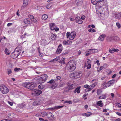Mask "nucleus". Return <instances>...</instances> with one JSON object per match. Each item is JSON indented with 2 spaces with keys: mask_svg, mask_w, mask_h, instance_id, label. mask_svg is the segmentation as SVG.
<instances>
[{
  "mask_svg": "<svg viewBox=\"0 0 121 121\" xmlns=\"http://www.w3.org/2000/svg\"><path fill=\"white\" fill-rule=\"evenodd\" d=\"M101 4L99 7L98 9H96V12L97 13L103 14L104 15H107L109 14V11L108 6L106 4Z\"/></svg>",
  "mask_w": 121,
  "mask_h": 121,
  "instance_id": "nucleus-1",
  "label": "nucleus"
},
{
  "mask_svg": "<svg viewBox=\"0 0 121 121\" xmlns=\"http://www.w3.org/2000/svg\"><path fill=\"white\" fill-rule=\"evenodd\" d=\"M83 74L82 71H75L70 73L69 77L72 79H78L82 77Z\"/></svg>",
  "mask_w": 121,
  "mask_h": 121,
  "instance_id": "nucleus-2",
  "label": "nucleus"
},
{
  "mask_svg": "<svg viewBox=\"0 0 121 121\" xmlns=\"http://www.w3.org/2000/svg\"><path fill=\"white\" fill-rule=\"evenodd\" d=\"M22 47L20 45L18 46L14 51L11 54V57L13 59L17 57L21 52Z\"/></svg>",
  "mask_w": 121,
  "mask_h": 121,
  "instance_id": "nucleus-3",
  "label": "nucleus"
},
{
  "mask_svg": "<svg viewBox=\"0 0 121 121\" xmlns=\"http://www.w3.org/2000/svg\"><path fill=\"white\" fill-rule=\"evenodd\" d=\"M76 65L73 60H71L67 64L66 67L67 70L69 72L73 71L76 68Z\"/></svg>",
  "mask_w": 121,
  "mask_h": 121,
  "instance_id": "nucleus-4",
  "label": "nucleus"
},
{
  "mask_svg": "<svg viewBox=\"0 0 121 121\" xmlns=\"http://www.w3.org/2000/svg\"><path fill=\"white\" fill-rule=\"evenodd\" d=\"M48 76L47 74H44L41 76H38L36 78L37 83L38 84L42 83L45 82L48 78Z\"/></svg>",
  "mask_w": 121,
  "mask_h": 121,
  "instance_id": "nucleus-5",
  "label": "nucleus"
},
{
  "mask_svg": "<svg viewBox=\"0 0 121 121\" xmlns=\"http://www.w3.org/2000/svg\"><path fill=\"white\" fill-rule=\"evenodd\" d=\"M24 87L30 90H32L35 86L33 83L25 82L23 84Z\"/></svg>",
  "mask_w": 121,
  "mask_h": 121,
  "instance_id": "nucleus-6",
  "label": "nucleus"
},
{
  "mask_svg": "<svg viewBox=\"0 0 121 121\" xmlns=\"http://www.w3.org/2000/svg\"><path fill=\"white\" fill-rule=\"evenodd\" d=\"M76 35V32L75 31L72 32L71 33L70 32H68L66 33V37L67 38H69L70 40H72L74 39L75 36Z\"/></svg>",
  "mask_w": 121,
  "mask_h": 121,
  "instance_id": "nucleus-7",
  "label": "nucleus"
},
{
  "mask_svg": "<svg viewBox=\"0 0 121 121\" xmlns=\"http://www.w3.org/2000/svg\"><path fill=\"white\" fill-rule=\"evenodd\" d=\"M91 3L93 5H96V9H98L99 5L103 4V1H100L99 0L97 1L96 0H91Z\"/></svg>",
  "mask_w": 121,
  "mask_h": 121,
  "instance_id": "nucleus-8",
  "label": "nucleus"
},
{
  "mask_svg": "<svg viewBox=\"0 0 121 121\" xmlns=\"http://www.w3.org/2000/svg\"><path fill=\"white\" fill-rule=\"evenodd\" d=\"M0 91L4 94H6L9 91L8 89L5 86L2 85L0 86Z\"/></svg>",
  "mask_w": 121,
  "mask_h": 121,
  "instance_id": "nucleus-9",
  "label": "nucleus"
},
{
  "mask_svg": "<svg viewBox=\"0 0 121 121\" xmlns=\"http://www.w3.org/2000/svg\"><path fill=\"white\" fill-rule=\"evenodd\" d=\"M114 80H112L108 82L104 86L103 88L104 89H105L106 88L112 86L114 83Z\"/></svg>",
  "mask_w": 121,
  "mask_h": 121,
  "instance_id": "nucleus-10",
  "label": "nucleus"
},
{
  "mask_svg": "<svg viewBox=\"0 0 121 121\" xmlns=\"http://www.w3.org/2000/svg\"><path fill=\"white\" fill-rule=\"evenodd\" d=\"M42 91L38 89L34 90L32 91V94L34 95H39L42 93Z\"/></svg>",
  "mask_w": 121,
  "mask_h": 121,
  "instance_id": "nucleus-11",
  "label": "nucleus"
},
{
  "mask_svg": "<svg viewBox=\"0 0 121 121\" xmlns=\"http://www.w3.org/2000/svg\"><path fill=\"white\" fill-rule=\"evenodd\" d=\"M63 48L61 44H60L58 46L57 48L56 52L57 54H59L60 53L63 49Z\"/></svg>",
  "mask_w": 121,
  "mask_h": 121,
  "instance_id": "nucleus-12",
  "label": "nucleus"
},
{
  "mask_svg": "<svg viewBox=\"0 0 121 121\" xmlns=\"http://www.w3.org/2000/svg\"><path fill=\"white\" fill-rule=\"evenodd\" d=\"M67 88H68L69 90H71L74 88V87L73 86V84L71 83L70 82H68L67 83Z\"/></svg>",
  "mask_w": 121,
  "mask_h": 121,
  "instance_id": "nucleus-13",
  "label": "nucleus"
},
{
  "mask_svg": "<svg viewBox=\"0 0 121 121\" xmlns=\"http://www.w3.org/2000/svg\"><path fill=\"white\" fill-rule=\"evenodd\" d=\"M75 3L77 6H80L82 5L83 1L82 0H75Z\"/></svg>",
  "mask_w": 121,
  "mask_h": 121,
  "instance_id": "nucleus-14",
  "label": "nucleus"
},
{
  "mask_svg": "<svg viewBox=\"0 0 121 121\" xmlns=\"http://www.w3.org/2000/svg\"><path fill=\"white\" fill-rule=\"evenodd\" d=\"M47 116L50 120H52L54 118L53 114L51 112L47 113Z\"/></svg>",
  "mask_w": 121,
  "mask_h": 121,
  "instance_id": "nucleus-15",
  "label": "nucleus"
},
{
  "mask_svg": "<svg viewBox=\"0 0 121 121\" xmlns=\"http://www.w3.org/2000/svg\"><path fill=\"white\" fill-rule=\"evenodd\" d=\"M23 22L25 24L30 25L31 23L30 19L28 18H26L23 20Z\"/></svg>",
  "mask_w": 121,
  "mask_h": 121,
  "instance_id": "nucleus-16",
  "label": "nucleus"
},
{
  "mask_svg": "<svg viewBox=\"0 0 121 121\" xmlns=\"http://www.w3.org/2000/svg\"><path fill=\"white\" fill-rule=\"evenodd\" d=\"M72 43V41L69 40L63 41L62 43V44L63 45H70Z\"/></svg>",
  "mask_w": 121,
  "mask_h": 121,
  "instance_id": "nucleus-17",
  "label": "nucleus"
},
{
  "mask_svg": "<svg viewBox=\"0 0 121 121\" xmlns=\"http://www.w3.org/2000/svg\"><path fill=\"white\" fill-rule=\"evenodd\" d=\"M75 20L76 22L79 24H82V20L78 16L77 17L75 18Z\"/></svg>",
  "mask_w": 121,
  "mask_h": 121,
  "instance_id": "nucleus-18",
  "label": "nucleus"
},
{
  "mask_svg": "<svg viewBox=\"0 0 121 121\" xmlns=\"http://www.w3.org/2000/svg\"><path fill=\"white\" fill-rule=\"evenodd\" d=\"M114 17L116 19H120L121 18V16L120 13H117L116 14H114Z\"/></svg>",
  "mask_w": 121,
  "mask_h": 121,
  "instance_id": "nucleus-19",
  "label": "nucleus"
},
{
  "mask_svg": "<svg viewBox=\"0 0 121 121\" xmlns=\"http://www.w3.org/2000/svg\"><path fill=\"white\" fill-rule=\"evenodd\" d=\"M119 51V50L117 49H115L114 48H112L109 50L108 51L110 53H113L114 52H118Z\"/></svg>",
  "mask_w": 121,
  "mask_h": 121,
  "instance_id": "nucleus-20",
  "label": "nucleus"
},
{
  "mask_svg": "<svg viewBox=\"0 0 121 121\" xmlns=\"http://www.w3.org/2000/svg\"><path fill=\"white\" fill-rule=\"evenodd\" d=\"M81 88V87L80 86L77 87L75 89L73 92L74 93H76L78 94L80 93V89Z\"/></svg>",
  "mask_w": 121,
  "mask_h": 121,
  "instance_id": "nucleus-21",
  "label": "nucleus"
},
{
  "mask_svg": "<svg viewBox=\"0 0 121 121\" xmlns=\"http://www.w3.org/2000/svg\"><path fill=\"white\" fill-rule=\"evenodd\" d=\"M106 36V35L105 34H103L99 36L98 38V39L101 41H102L104 40V38Z\"/></svg>",
  "mask_w": 121,
  "mask_h": 121,
  "instance_id": "nucleus-22",
  "label": "nucleus"
},
{
  "mask_svg": "<svg viewBox=\"0 0 121 121\" xmlns=\"http://www.w3.org/2000/svg\"><path fill=\"white\" fill-rule=\"evenodd\" d=\"M50 29L52 30H54L56 27L55 24L53 23H51L50 24Z\"/></svg>",
  "mask_w": 121,
  "mask_h": 121,
  "instance_id": "nucleus-23",
  "label": "nucleus"
},
{
  "mask_svg": "<svg viewBox=\"0 0 121 121\" xmlns=\"http://www.w3.org/2000/svg\"><path fill=\"white\" fill-rule=\"evenodd\" d=\"M102 102L101 100H100L98 101L96 103V105L100 107H103V106L104 104L102 103Z\"/></svg>",
  "mask_w": 121,
  "mask_h": 121,
  "instance_id": "nucleus-24",
  "label": "nucleus"
},
{
  "mask_svg": "<svg viewBox=\"0 0 121 121\" xmlns=\"http://www.w3.org/2000/svg\"><path fill=\"white\" fill-rule=\"evenodd\" d=\"M97 51V50L96 49H90L88 50L87 52H89L90 54H91L96 52Z\"/></svg>",
  "mask_w": 121,
  "mask_h": 121,
  "instance_id": "nucleus-25",
  "label": "nucleus"
},
{
  "mask_svg": "<svg viewBox=\"0 0 121 121\" xmlns=\"http://www.w3.org/2000/svg\"><path fill=\"white\" fill-rule=\"evenodd\" d=\"M29 0H23V6L26 7L28 3Z\"/></svg>",
  "mask_w": 121,
  "mask_h": 121,
  "instance_id": "nucleus-26",
  "label": "nucleus"
},
{
  "mask_svg": "<svg viewBox=\"0 0 121 121\" xmlns=\"http://www.w3.org/2000/svg\"><path fill=\"white\" fill-rule=\"evenodd\" d=\"M56 35L54 34L53 33H51V38L52 40H55L56 38Z\"/></svg>",
  "mask_w": 121,
  "mask_h": 121,
  "instance_id": "nucleus-27",
  "label": "nucleus"
},
{
  "mask_svg": "<svg viewBox=\"0 0 121 121\" xmlns=\"http://www.w3.org/2000/svg\"><path fill=\"white\" fill-rule=\"evenodd\" d=\"M47 113L45 112H42L40 113V117H43L47 115Z\"/></svg>",
  "mask_w": 121,
  "mask_h": 121,
  "instance_id": "nucleus-28",
  "label": "nucleus"
},
{
  "mask_svg": "<svg viewBox=\"0 0 121 121\" xmlns=\"http://www.w3.org/2000/svg\"><path fill=\"white\" fill-rule=\"evenodd\" d=\"M40 104V101H39L38 100H36L33 102V105L34 106H36L39 105Z\"/></svg>",
  "mask_w": 121,
  "mask_h": 121,
  "instance_id": "nucleus-29",
  "label": "nucleus"
},
{
  "mask_svg": "<svg viewBox=\"0 0 121 121\" xmlns=\"http://www.w3.org/2000/svg\"><path fill=\"white\" fill-rule=\"evenodd\" d=\"M4 52L7 55H9L10 53V52L9 50H8L7 48H5L4 51Z\"/></svg>",
  "mask_w": 121,
  "mask_h": 121,
  "instance_id": "nucleus-30",
  "label": "nucleus"
},
{
  "mask_svg": "<svg viewBox=\"0 0 121 121\" xmlns=\"http://www.w3.org/2000/svg\"><path fill=\"white\" fill-rule=\"evenodd\" d=\"M106 98V96L105 95H102L99 97V99H105Z\"/></svg>",
  "mask_w": 121,
  "mask_h": 121,
  "instance_id": "nucleus-31",
  "label": "nucleus"
},
{
  "mask_svg": "<svg viewBox=\"0 0 121 121\" xmlns=\"http://www.w3.org/2000/svg\"><path fill=\"white\" fill-rule=\"evenodd\" d=\"M48 17V16L46 14L43 15L42 17V18L43 20H46Z\"/></svg>",
  "mask_w": 121,
  "mask_h": 121,
  "instance_id": "nucleus-32",
  "label": "nucleus"
},
{
  "mask_svg": "<svg viewBox=\"0 0 121 121\" xmlns=\"http://www.w3.org/2000/svg\"><path fill=\"white\" fill-rule=\"evenodd\" d=\"M97 84V83L95 82L90 85V86L91 87V88H90V89H91V90H92L96 85Z\"/></svg>",
  "mask_w": 121,
  "mask_h": 121,
  "instance_id": "nucleus-33",
  "label": "nucleus"
},
{
  "mask_svg": "<svg viewBox=\"0 0 121 121\" xmlns=\"http://www.w3.org/2000/svg\"><path fill=\"white\" fill-rule=\"evenodd\" d=\"M102 92V91L101 89H98L97 90V93L98 95H99L101 94Z\"/></svg>",
  "mask_w": 121,
  "mask_h": 121,
  "instance_id": "nucleus-34",
  "label": "nucleus"
},
{
  "mask_svg": "<svg viewBox=\"0 0 121 121\" xmlns=\"http://www.w3.org/2000/svg\"><path fill=\"white\" fill-rule=\"evenodd\" d=\"M44 86L42 84H40L38 86V88L40 89H42L44 88Z\"/></svg>",
  "mask_w": 121,
  "mask_h": 121,
  "instance_id": "nucleus-35",
  "label": "nucleus"
},
{
  "mask_svg": "<svg viewBox=\"0 0 121 121\" xmlns=\"http://www.w3.org/2000/svg\"><path fill=\"white\" fill-rule=\"evenodd\" d=\"M88 31L89 32H95L96 31V30L95 29L92 28L89 29L88 30Z\"/></svg>",
  "mask_w": 121,
  "mask_h": 121,
  "instance_id": "nucleus-36",
  "label": "nucleus"
},
{
  "mask_svg": "<svg viewBox=\"0 0 121 121\" xmlns=\"http://www.w3.org/2000/svg\"><path fill=\"white\" fill-rule=\"evenodd\" d=\"M63 107V106H55L54 107V109H59L60 108H62Z\"/></svg>",
  "mask_w": 121,
  "mask_h": 121,
  "instance_id": "nucleus-37",
  "label": "nucleus"
},
{
  "mask_svg": "<svg viewBox=\"0 0 121 121\" xmlns=\"http://www.w3.org/2000/svg\"><path fill=\"white\" fill-rule=\"evenodd\" d=\"M64 103H68L69 104H72V102L71 100L69 101H65L64 102Z\"/></svg>",
  "mask_w": 121,
  "mask_h": 121,
  "instance_id": "nucleus-38",
  "label": "nucleus"
},
{
  "mask_svg": "<svg viewBox=\"0 0 121 121\" xmlns=\"http://www.w3.org/2000/svg\"><path fill=\"white\" fill-rule=\"evenodd\" d=\"M26 33H25L23 35H22L21 36V37L22 38H26Z\"/></svg>",
  "mask_w": 121,
  "mask_h": 121,
  "instance_id": "nucleus-39",
  "label": "nucleus"
},
{
  "mask_svg": "<svg viewBox=\"0 0 121 121\" xmlns=\"http://www.w3.org/2000/svg\"><path fill=\"white\" fill-rule=\"evenodd\" d=\"M28 17L31 20H32L34 18V16L31 15H29Z\"/></svg>",
  "mask_w": 121,
  "mask_h": 121,
  "instance_id": "nucleus-40",
  "label": "nucleus"
},
{
  "mask_svg": "<svg viewBox=\"0 0 121 121\" xmlns=\"http://www.w3.org/2000/svg\"><path fill=\"white\" fill-rule=\"evenodd\" d=\"M65 58H63L62 60H60V62L61 64H65Z\"/></svg>",
  "mask_w": 121,
  "mask_h": 121,
  "instance_id": "nucleus-41",
  "label": "nucleus"
},
{
  "mask_svg": "<svg viewBox=\"0 0 121 121\" xmlns=\"http://www.w3.org/2000/svg\"><path fill=\"white\" fill-rule=\"evenodd\" d=\"M55 82V81L53 79H51L50 80L49 82H48V83H49L50 84H52V83H54Z\"/></svg>",
  "mask_w": 121,
  "mask_h": 121,
  "instance_id": "nucleus-42",
  "label": "nucleus"
},
{
  "mask_svg": "<svg viewBox=\"0 0 121 121\" xmlns=\"http://www.w3.org/2000/svg\"><path fill=\"white\" fill-rule=\"evenodd\" d=\"M12 73V72L11 69H8L7 70V73L8 75L11 74Z\"/></svg>",
  "mask_w": 121,
  "mask_h": 121,
  "instance_id": "nucleus-43",
  "label": "nucleus"
},
{
  "mask_svg": "<svg viewBox=\"0 0 121 121\" xmlns=\"http://www.w3.org/2000/svg\"><path fill=\"white\" fill-rule=\"evenodd\" d=\"M116 25L119 28L121 27V25L118 22H117L116 23Z\"/></svg>",
  "mask_w": 121,
  "mask_h": 121,
  "instance_id": "nucleus-44",
  "label": "nucleus"
},
{
  "mask_svg": "<svg viewBox=\"0 0 121 121\" xmlns=\"http://www.w3.org/2000/svg\"><path fill=\"white\" fill-rule=\"evenodd\" d=\"M39 69V68H36L35 69V70L36 73L37 74H39L41 73L40 72L38 71Z\"/></svg>",
  "mask_w": 121,
  "mask_h": 121,
  "instance_id": "nucleus-45",
  "label": "nucleus"
},
{
  "mask_svg": "<svg viewBox=\"0 0 121 121\" xmlns=\"http://www.w3.org/2000/svg\"><path fill=\"white\" fill-rule=\"evenodd\" d=\"M21 70L20 68H16L14 69V70L15 72H18Z\"/></svg>",
  "mask_w": 121,
  "mask_h": 121,
  "instance_id": "nucleus-46",
  "label": "nucleus"
},
{
  "mask_svg": "<svg viewBox=\"0 0 121 121\" xmlns=\"http://www.w3.org/2000/svg\"><path fill=\"white\" fill-rule=\"evenodd\" d=\"M91 68V64H88L87 66V69H89Z\"/></svg>",
  "mask_w": 121,
  "mask_h": 121,
  "instance_id": "nucleus-47",
  "label": "nucleus"
},
{
  "mask_svg": "<svg viewBox=\"0 0 121 121\" xmlns=\"http://www.w3.org/2000/svg\"><path fill=\"white\" fill-rule=\"evenodd\" d=\"M87 62L88 64H91V60L89 59H87Z\"/></svg>",
  "mask_w": 121,
  "mask_h": 121,
  "instance_id": "nucleus-48",
  "label": "nucleus"
},
{
  "mask_svg": "<svg viewBox=\"0 0 121 121\" xmlns=\"http://www.w3.org/2000/svg\"><path fill=\"white\" fill-rule=\"evenodd\" d=\"M91 89H90V88H88L86 89H85V91L86 92L89 91H91Z\"/></svg>",
  "mask_w": 121,
  "mask_h": 121,
  "instance_id": "nucleus-49",
  "label": "nucleus"
},
{
  "mask_svg": "<svg viewBox=\"0 0 121 121\" xmlns=\"http://www.w3.org/2000/svg\"><path fill=\"white\" fill-rule=\"evenodd\" d=\"M32 22H37V20L34 18L33 19L31 20Z\"/></svg>",
  "mask_w": 121,
  "mask_h": 121,
  "instance_id": "nucleus-50",
  "label": "nucleus"
},
{
  "mask_svg": "<svg viewBox=\"0 0 121 121\" xmlns=\"http://www.w3.org/2000/svg\"><path fill=\"white\" fill-rule=\"evenodd\" d=\"M86 116L87 117H88L91 115V113H86Z\"/></svg>",
  "mask_w": 121,
  "mask_h": 121,
  "instance_id": "nucleus-51",
  "label": "nucleus"
},
{
  "mask_svg": "<svg viewBox=\"0 0 121 121\" xmlns=\"http://www.w3.org/2000/svg\"><path fill=\"white\" fill-rule=\"evenodd\" d=\"M61 78V77L60 76H58L56 77V79L57 80H60Z\"/></svg>",
  "mask_w": 121,
  "mask_h": 121,
  "instance_id": "nucleus-52",
  "label": "nucleus"
},
{
  "mask_svg": "<svg viewBox=\"0 0 121 121\" xmlns=\"http://www.w3.org/2000/svg\"><path fill=\"white\" fill-rule=\"evenodd\" d=\"M39 120L41 121H48V120H44L43 119L41 118H39Z\"/></svg>",
  "mask_w": 121,
  "mask_h": 121,
  "instance_id": "nucleus-53",
  "label": "nucleus"
},
{
  "mask_svg": "<svg viewBox=\"0 0 121 121\" xmlns=\"http://www.w3.org/2000/svg\"><path fill=\"white\" fill-rule=\"evenodd\" d=\"M59 60L58 59L57 57H56L52 61H57Z\"/></svg>",
  "mask_w": 121,
  "mask_h": 121,
  "instance_id": "nucleus-54",
  "label": "nucleus"
},
{
  "mask_svg": "<svg viewBox=\"0 0 121 121\" xmlns=\"http://www.w3.org/2000/svg\"><path fill=\"white\" fill-rule=\"evenodd\" d=\"M117 105L119 108L121 107V104L119 103H117Z\"/></svg>",
  "mask_w": 121,
  "mask_h": 121,
  "instance_id": "nucleus-55",
  "label": "nucleus"
},
{
  "mask_svg": "<svg viewBox=\"0 0 121 121\" xmlns=\"http://www.w3.org/2000/svg\"><path fill=\"white\" fill-rule=\"evenodd\" d=\"M99 61L98 60H97L96 61V62L97 63V65L99 66L100 65V63H99Z\"/></svg>",
  "mask_w": 121,
  "mask_h": 121,
  "instance_id": "nucleus-56",
  "label": "nucleus"
},
{
  "mask_svg": "<svg viewBox=\"0 0 121 121\" xmlns=\"http://www.w3.org/2000/svg\"><path fill=\"white\" fill-rule=\"evenodd\" d=\"M84 87L85 88H87L89 87V86L87 84H86V85H85L84 86Z\"/></svg>",
  "mask_w": 121,
  "mask_h": 121,
  "instance_id": "nucleus-57",
  "label": "nucleus"
},
{
  "mask_svg": "<svg viewBox=\"0 0 121 121\" xmlns=\"http://www.w3.org/2000/svg\"><path fill=\"white\" fill-rule=\"evenodd\" d=\"M121 120L120 118H118L114 120L113 121H121Z\"/></svg>",
  "mask_w": 121,
  "mask_h": 121,
  "instance_id": "nucleus-58",
  "label": "nucleus"
},
{
  "mask_svg": "<svg viewBox=\"0 0 121 121\" xmlns=\"http://www.w3.org/2000/svg\"><path fill=\"white\" fill-rule=\"evenodd\" d=\"M65 85V84L64 83H61L60 84V87L62 86H64Z\"/></svg>",
  "mask_w": 121,
  "mask_h": 121,
  "instance_id": "nucleus-59",
  "label": "nucleus"
},
{
  "mask_svg": "<svg viewBox=\"0 0 121 121\" xmlns=\"http://www.w3.org/2000/svg\"><path fill=\"white\" fill-rule=\"evenodd\" d=\"M12 23H9L7 24V26H9L12 25Z\"/></svg>",
  "mask_w": 121,
  "mask_h": 121,
  "instance_id": "nucleus-60",
  "label": "nucleus"
},
{
  "mask_svg": "<svg viewBox=\"0 0 121 121\" xmlns=\"http://www.w3.org/2000/svg\"><path fill=\"white\" fill-rule=\"evenodd\" d=\"M35 116L37 117H40V113L36 114L35 115Z\"/></svg>",
  "mask_w": 121,
  "mask_h": 121,
  "instance_id": "nucleus-61",
  "label": "nucleus"
},
{
  "mask_svg": "<svg viewBox=\"0 0 121 121\" xmlns=\"http://www.w3.org/2000/svg\"><path fill=\"white\" fill-rule=\"evenodd\" d=\"M88 95V93L84 94V95L83 96V97L84 98L87 95Z\"/></svg>",
  "mask_w": 121,
  "mask_h": 121,
  "instance_id": "nucleus-62",
  "label": "nucleus"
},
{
  "mask_svg": "<svg viewBox=\"0 0 121 121\" xmlns=\"http://www.w3.org/2000/svg\"><path fill=\"white\" fill-rule=\"evenodd\" d=\"M8 103L11 106H12L13 104V103L12 102L9 101H8Z\"/></svg>",
  "mask_w": 121,
  "mask_h": 121,
  "instance_id": "nucleus-63",
  "label": "nucleus"
},
{
  "mask_svg": "<svg viewBox=\"0 0 121 121\" xmlns=\"http://www.w3.org/2000/svg\"><path fill=\"white\" fill-rule=\"evenodd\" d=\"M117 114L120 116H121V113L119 112H117L116 113Z\"/></svg>",
  "mask_w": 121,
  "mask_h": 121,
  "instance_id": "nucleus-64",
  "label": "nucleus"
}]
</instances>
